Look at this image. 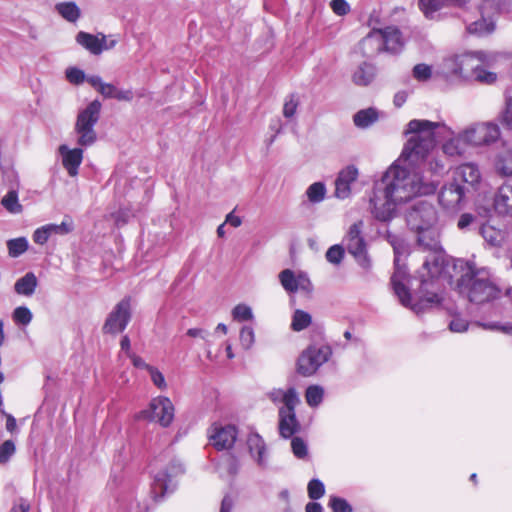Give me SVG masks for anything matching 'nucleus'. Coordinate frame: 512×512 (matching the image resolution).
Segmentation results:
<instances>
[{
    "mask_svg": "<svg viewBox=\"0 0 512 512\" xmlns=\"http://www.w3.org/2000/svg\"><path fill=\"white\" fill-rule=\"evenodd\" d=\"M445 123L426 119L410 120L404 131L413 134L403 146L399 158L384 173L373 189L370 209L373 217L390 222L396 214V206L417 196L433 195L444 172V163L427 159L439 142V128Z\"/></svg>",
    "mask_w": 512,
    "mask_h": 512,
    "instance_id": "obj_1",
    "label": "nucleus"
},
{
    "mask_svg": "<svg viewBox=\"0 0 512 512\" xmlns=\"http://www.w3.org/2000/svg\"><path fill=\"white\" fill-rule=\"evenodd\" d=\"M437 219L434 206L424 200L416 202L406 212L408 227L417 232V244L427 253L419 268L421 291L432 295L426 302L437 301L444 285L448 284V255L433 228Z\"/></svg>",
    "mask_w": 512,
    "mask_h": 512,
    "instance_id": "obj_2",
    "label": "nucleus"
},
{
    "mask_svg": "<svg viewBox=\"0 0 512 512\" xmlns=\"http://www.w3.org/2000/svg\"><path fill=\"white\" fill-rule=\"evenodd\" d=\"M391 245L393 246L394 251V272L391 276L390 284L400 303L404 307L410 308L417 314L425 311L428 308L441 305L445 299L447 284L444 285L439 297H437V301L426 302V300H428L432 295L421 291V278L419 276V269L417 270V275L414 277L415 280L419 281L418 288L415 292L417 300L413 302L410 288L405 284L406 281L411 282L412 278L409 276L406 264L401 263L402 260H405L409 254L407 245L403 240L391 241Z\"/></svg>",
    "mask_w": 512,
    "mask_h": 512,
    "instance_id": "obj_3",
    "label": "nucleus"
},
{
    "mask_svg": "<svg viewBox=\"0 0 512 512\" xmlns=\"http://www.w3.org/2000/svg\"><path fill=\"white\" fill-rule=\"evenodd\" d=\"M453 270L461 272L457 280L456 289L458 293L467 298L475 305H490L493 309V302L500 297L501 290L488 277L477 271L470 261L450 257Z\"/></svg>",
    "mask_w": 512,
    "mask_h": 512,
    "instance_id": "obj_4",
    "label": "nucleus"
},
{
    "mask_svg": "<svg viewBox=\"0 0 512 512\" xmlns=\"http://www.w3.org/2000/svg\"><path fill=\"white\" fill-rule=\"evenodd\" d=\"M101 108V102L95 99L78 113L74 130L78 135L79 146L90 147L97 141L94 128L100 119Z\"/></svg>",
    "mask_w": 512,
    "mask_h": 512,
    "instance_id": "obj_5",
    "label": "nucleus"
},
{
    "mask_svg": "<svg viewBox=\"0 0 512 512\" xmlns=\"http://www.w3.org/2000/svg\"><path fill=\"white\" fill-rule=\"evenodd\" d=\"M286 406L279 408L278 430L283 439H290L301 429L297 419L295 408L300 403V398L295 387H290V392L285 396Z\"/></svg>",
    "mask_w": 512,
    "mask_h": 512,
    "instance_id": "obj_6",
    "label": "nucleus"
},
{
    "mask_svg": "<svg viewBox=\"0 0 512 512\" xmlns=\"http://www.w3.org/2000/svg\"><path fill=\"white\" fill-rule=\"evenodd\" d=\"M376 42L378 52L399 54L405 45L401 30L396 26L374 29L363 39V43Z\"/></svg>",
    "mask_w": 512,
    "mask_h": 512,
    "instance_id": "obj_7",
    "label": "nucleus"
},
{
    "mask_svg": "<svg viewBox=\"0 0 512 512\" xmlns=\"http://www.w3.org/2000/svg\"><path fill=\"white\" fill-rule=\"evenodd\" d=\"M363 222L357 221L353 223L344 238V243L348 253H350L355 261L366 271L372 267V261L368 255L367 243L362 233Z\"/></svg>",
    "mask_w": 512,
    "mask_h": 512,
    "instance_id": "obj_8",
    "label": "nucleus"
},
{
    "mask_svg": "<svg viewBox=\"0 0 512 512\" xmlns=\"http://www.w3.org/2000/svg\"><path fill=\"white\" fill-rule=\"evenodd\" d=\"M481 173L474 163L459 165L453 172V181L450 182V194H457L456 202L459 203L470 188H475L480 183Z\"/></svg>",
    "mask_w": 512,
    "mask_h": 512,
    "instance_id": "obj_9",
    "label": "nucleus"
},
{
    "mask_svg": "<svg viewBox=\"0 0 512 512\" xmlns=\"http://www.w3.org/2000/svg\"><path fill=\"white\" fill-rule=\"evenodd\" d=\"M132 319L131 297L125 296L108 313L102 326L103 334L116 336L124 332Z\"/></svg>",
    "mask_w": 512,
    "mask_h": 512,
    "instance_id": "obj_10",
    "label": "nucleus"
},
{
    "mask_svg": "<svg viewBox=\"0 0 512 512\" xmlns=\"http://www.w3.org/2000/svg\"><path fill=\"white\" fill-rule=\"evenodd\" d=\"M492 54L484 51L468 52L450 58V73L469 81L478 65L488 64Z\"/></svg>",
    "mask_w": 512,
    "mask_h": 512,
    "instance_id": "obj_11",
    "label": "nucleus"
},
{
    "mask_svg": "<svg viewBox=\"0 0 512 512\" xmlns=\"http://www.w3.org/2000/svg\"><path fill=\"white\" fill-rule=\"evenodd\" d=\"M174 405L166 396H158L150 401L149 409L141 412V415L150 420L156 421L162 427H169L174 420Z\"/></svg>",
    "mask_w": 512,
    "mask_h": 512,
    "instance_id": "obj_12",
    "label": "nucleus"
},
{
    "mask_svg": "<svg viewBox=\"0 0 512 512\" xmlns=\"http://www.w3.org/2000/svg\"><path fill=\"white\" fill-rule=\"evenodd\" d=\"M477 130L478 124H474L457 134L450 130V156L464 154L469 146L483 145L484 143L479 139L482 137L476 133Z\"/></svg>",
    "mask_w": 512,
    "mask_h": 512,
    "instance_id": "obj_13",
    "label": "nucleus"
},
{
    "mask_svg": "<svg viewBox=\"0 0 512 512\" xmlns=\"http://www.w3.org/2000/svg\"><path fill=\"white\" fill-rule=\"evenodd\" d=\"M237 436V427L229 424L220 428H215L214 433L210 436V442L218 451L228 450L234 446Z\"/></svg>",
    "mask_w": 512,
    "mask_h": 512,
    "instance_id": "obj_14",
    "label": "nucleus"
},
{
    "mask_svg": "<svg viewBox=\"0 0 512 512\" xmlns=\"http://www.w3.org/2000/svg\"><path fill=\"white\" fill-rule=\"evenodd\" d=\"M358 177V169L355 165H348L338 173L335 180V196L339 199L347 198L351 193V184Z\"/></svg>",
    "mask_w": 512,
    "mask_h": 512,
    "instance_id": "obj_15",
    "label": "nucleus"
},
{
    "mask_svg": "<svg viewBox=\"0 0 512 512\" xmlns=\"http://www.w3.org/2000/svg\"><path fill=\"white\" fill-rule=\"evenodd\" d=\"M493 208L498 215L512 217V183H504L497 188Z\"/></svg>",
    "mask_w": 512,
    "mask_h": 512,
    "instance_id": "obj_16",
    "label": "nucleus"
},
{
    "mask_svg": "<svg viewBox=\"0 0 512 512\" xmlns=\"http://www.w3.org/2000/svg\"><path fill=\"white\" fill-rule=\"evenodd\" d=\"M58 150L62 157V165L67 170L68 175L76 177L83 161V149L80 147L70 149L67 145L63 144L59 146Z\"/></svg>",
    "mask_w": 512,
    "mask_h": 512,
    "instance_id": "obj_17",
    "label": "nucleus"
},
{
    "mask_svg": "<svg viewBox=\"0 0 512 512\" xmlns=\"http://www.w3.org/2000/svg\"><path fill=\"white\" fill-rule=\"evenodd\" d=\"M481 19L467 25L466 30L469 34L476 36H486L495 30L494 14L485 9L484 4L480 6Z\"/></svg>",
    "mask_w": 512,
    "mask_h": 512,
    "instance_id": "obj_18",
    "label": "nucleus"
},
{
    "mask_svg": "<svg viewBox=\"0 0 512 512\" xmlns=\"http://www.w3.org/2000/svg\"><path fill=\"white\" fill-rule=\"evenodd\" d=\"M171 482V475L167 468L160 470L153 476L151 494L156 502L162 500L167 492H173L174 487L170 489Z\"/></svg>",
    "mask_w": 512,
    "mask_h": 512,
    "instance_id": "obj_19",
    "label": "nucleus"
},
{
    "mask_svg": "<svg viewBox=\"0 0 512 512\" xmlns=\"http://www.w3.org/2000/svg\"><path fill=\"white\" fill-rule=\"evenodd\" d=\"M102 34L103 33H98L94 35L85 31H79L75 37V41L92 55H100L105 51V47L102 46V44H104Z\"/></svg>",
    "mask_w": 512,
    "mask_h": 512,
    "instance_id": "obj_20",
    "label": "nucleus"
},
{
    "mask_svg": "<svg viewBox=\"0 0 512 512\" xmlns=\"http://www.w3.org/2000/svg\"><path fill=\"white\" fill-rule=\"evenodd\" d=\"M311 353H313V351L309 345L300 354L297 360V372L304 377H310L314 375L320 368L319 362L317 363V360Z\"/></svg>",
    "mask_w": 512,
    "mask_h": 512,
    "instance_id": "obj_21",
    "label": "nucleus"
},
{
    "mask_svg": "<svg viewBox=\"0 0 512 512\" xmlns=\"http://www.w3.org/2000/svg\"><path fill=\"white\" fill-rule=\"evenodd\" d=\"M484 241L491 247H500L507 238V232L490 224H483L479 230Z\"/></svg>",
    "mask_w": 512,
    "mask_h": 512,
    "instance_id": "obj_22",
    "label": "nucleus"
},
{
    "mask_svg": "<svg viewBox=\"0 0 512 512\" xmlns=\"http://www.w3.org/2000/svg\"><path fill=\"white\" fill-rule=\"evenodd\" d=\"M247 446L251 455L256 456V461L260 466L266 464L265 452L266 444L263 438L258 433H251L247 438Z\"/></svg>",
    "mask_w": 512,
    "mask_h": 512,
    "instance_id": "obj_23",
    "label": "nucleus"
},
{
    "mask_svg": "<svg viewBox=\"0 0 512 512\" xmlns=\"http://www.w3.org/2000/svg\"><path fill=\"white\" fill-rule=\"evenodd\" d=\"M379 119V113L376 108L369 107L359 110L353 116L354 125L359 129H367L376 123Z\"/></svg>",
    "mask_w": 512,
    "mask_h": 512,
    "instance_id": "obj_24",
    "label": "nucleus"
},
{
    "mask_svg": "<svg viewBox=\"0 0 512 512\" xmlns=\"http://www.w3.org/2000/svg\"><path fill=\"white\" fill-rule=\"evenodd\" d=\"M376 76V66L372 63H362L353 74V82L359 86H367Z\"/></svg>",
    "mask_w": 512,
    "mask_h": 512,
    "instance_id": "obj_25",
    "label": "nucleus"
},
{
    "mask_svg": "<svg viewBox=\"0 0 512 512\" xmlns=\"http://www.w3.org/2000/svg\"><path fill=\"white\" fill-rule=\"evenodd\" d=\"M38 280L33 272H27L14 284V290L19 295L32 296L37 288Z\"/></svg>",
    "mask_w": 512,
    "mask_h": 512,
    "instance_id": "obj_26",
    "label": "nucleus"
},
{
    "mask_svg": "<svg viewBox=\"0 0 512 512\" xmlns=\"http://www.w3.org/2000/svg\"><path fill=\"white\" fill-rule=\"evenodd\" d=\"M494 61L495 55L492 54V59L488 64L478 65L469 81H476L481 84H493L497 80V74L490 71Z\"/></svg>",
    "mask_w": 512,
    "mask_h": 512,
    "instance_id": "obj_27",
    "label": "nucleus"
},
{
    "mask_svg": "<svg viewBox=\"0 0 512 512\" xmlns=\"http://www.w3.org/2000/svg\"><path fill=\"white\" fill-rule=\"evenodd\" d=\"M495 169L501 176H512V150H504L497 155Z\"/></svg>",
    "mask_w": 512,
    "mask_h": 512,
    "instance_id": "obj_28",
    "label": "nucleus"
},
{
    "mask_svg": "<svg viewBox=\"0 0 512 512\" xmlns=\"http://www.w3.org/2000/svg\"><path fill=\"white\" fill-rule=\"evenodd\" d=\"M482 138V143L489 144L498 140L500 136V129L494 123H478V130L476 131Z\"/></svg>",
    "mask_w": 512,
    "mask_h": 512,
    "instance_id": "obj_29",
    "label": "nucleus"
},
{
    "mask_svg": "<svg viewBox=\"0 0 512 512\" xmlns=\"http://www.w3.org/2000/svg\"><path fill=\"white\" fill-rule=\"evenodd\" d=\"M1 205L11 214H19L23 206L19 203L18 190L11 188L1 199Z\"/></svg>",
    "mask_w": 512,
    "mask_h": 512,
    "instance_id": "obj_30",
    "label": "nucleus"
},
{
    "mask_svg": "<svg viewBox=\"0 0 512 512\" xmlns=\"http://www.w3.org/2000/svg\"><path fill=\"white\" fill-rule=\"evenodd\" d=\"M57 12L67 21L75 23L80 17V8L73 1L56 4Z\"/></svg>",
    "mask_w": 512,
    "mask_h": 512,
    "instance_id": "obj_31",
    "label": "nucleus"
},
{
    "mask_svg": "<svg viewBox=\"0 0 512 512\" xmlns=\"http://www.w3.org/2000/svg\"><path fill=\"white\" fill-rule=\"evenodd\" d=\"M312 323V316L301 309H296L292 316L291 329L300 332L306 329Z\"/></svg>",
    "mask_w": 512,
    "mask_h": 512,
    "instance_id": "obj_32",
    "label": "nucleus"
},
{
    "mask_svg": "<svg viewBox=\"0 0 512 512\" xmlns=\"http://www.w3.org/2000/svg\"><path fill=\"white\" fill-rule=\"evenodd\" d=\"M483 4L494 15L512 13V0H483Z\"/></svg>",
    "mask_w": 512,
    "mask_h": 512,
    "instance_id": "obj_33",
    "label": "nucleus"
},
{
    "mask_svg": "<svg viewBox=\"0 0 512 512\" xmlns=\"http://www.w3.org/2000/svg\"><path fill=\"white\" fill-rule=\"evenodd\" d=\"M279 280L282 287L288 293H296L298 291V275H295L293 270L284 269L283 271H281L279 274Z\"/></svg>",
    "mask_w": 512,
    "mask_h": 512,
    "instance_id": "obj_34",
    "label": "nucleus"
},
{
    "mask_svg": "<svg viewBox=\"0 0 512 512\" xmlns=\"http://www.w3.org/2000/svg\"><path fill=\"white\" fill-rule=\"evenodd\" d=\"M448 0H418V7L426 18H432Z\"/></svg>",
    "mask_w": 512,
    "mask_h": 512,
    "instance_id": "obj_35",
    "label": "nucleus"
},
{
    "mask_svg": "<svg viewBox=\"0 0 512 512\" xmlns=\"http://www.w3.org/2000/svg\"><path fill=\"white\" fill-rule=\"evenodd\" d=\"M305 397L310 407H317L323 401L324 389L319 385H310L306 389Z\"/></svg>",
    "mask_w": 512,
    "mask_h": 512,
    "instance_id": "obj_36",
    "label": "nucleus"
},
{
    "mask_svg": "<svg viewBox=\"0 0 512 512\" xmlns=\"http://www.w3.org/2000/svg\"><path fill=\"white\" fill-rule=\"evenodd\" d=\"M7 247L9 251V255L11 257H19L23 253H25L29 247L28 240L25 237H18L14 239H10L7 242Z\"/></svg>",
    "mask_w": 512,
    "mask_h": 512,
    "instance_id": "obj_37",
    "label": "nucleus"
},
{
    "mask_svg": "<svg viewBox=\"0 0 512 512\" xmlns=\"http://www.w3.org/2000/svg\"><path fill=\"white\" fill-rule=\"evenodd\" d=\"M306 195L311 203H320L326 195V186L323 182H315L306 190Z\"/></svg>",
    "mask_w": 512,
    "mask_h": 512,
    "instance_id": "obj_38",
    "label": "nucleus"
},
{
    "mask_svg": "<svg viewBox=\"0 0 512 512\" xmlns=\"http://www.w3.org/2000/svg\"><path fill=\"white\" fill-rule=\"evenodd\" d=\"M311 350L313 353H311L314 358L317 360V363L319 362V366L321 367L323 364L329 361V359L332 357L333 351L330 345H321L318 346L316 344L310 345Z\"/></svg>",
    "mask_w": 512,
    "mask_h": 512,
    "instance_id": "obj_39",
    "label": "nucleus"
},
{
    "mask_svg": "<svg viewBox=\"0 0 512 512\" xmlns=\"http://www.w3.org/2000/svg\"><path fill=\"white\" fill-rule=\"evenodd\" d=\"M307 493L308 497L313 501H317L322 498L325 494V485L323 481L318 478L311 479L307 485Z\"/></svg>",
    "mask_w": 512,
    "mask_h": 512,
    "instance_id": "obj_40",
    "label": "nucleus"
},
{
    "mask_svg": "<svg viewBox=\"0 0 512 512\" xmlns=\"http://www.w3.org/2000/svg\"><path fill=\"white\" fill-rule=\"evenodd\" d=\"M50 234L66 235L74 230V223L70 216H65L60 224H47Z\"/></svg>",
    "mask_w": 512,
    "mask_h": 512,
    "instance_id": "obj_41",
    "label": "nucleus"
},
{
    "mask_svg": "<svg viewBox=\"0 0 512 512\" xmlns=\"http://www.w3.org/2000/svg\"><path fill=\"white\" fill-rule=\"evenodd\" d=\"M328 507L332 512H353L352 506L349 502L339 496L331 495L328 501Z\"/></svg>",
    "mask_w": 512,
    "mask_h": 512,
    "instance_id": "obj_42",
    "label": "nucleus"
},
{
    "mask_svg": "<svg viewBox=\"0 0 512 512\" xmlns=\"http://www.w3.org/2000/svg\"><path fill=\"white\" fill-rule=\"evenodd\" d=\"M291 439V449L294 456L298 459H305L308 456V445L301 437H293Z\"/></svg>",
    "mask_w": 512,
    "mask_h": 512,
    "instance_id": "obj_43",
    "label": "nucleus"
},
{
    "mask_svg": "<svg viewBox=\"0 0 512 512\" xmlns=\"http://www.w3.org/2000/svg\"><path fill=\"white\" fill-rule=\"evenodd\" d=\"M299 106V97L296 93L288 95L283 106V115L285 118L290 119L296 114Z\"/></svg>",
    "mask_w": 512,
    "mask_h": 512,
    "instance_id": "obj_44",
    "label": "nucleus"
},
{
    "mask_svg": "<svg viewBox=\"0 0 512 512\" xmlns=\"http://www.w3.org/2000/svg\"><path fill=\"white\" fill-rule=\"evenodd\" d=\"M12 317L15 323L28 325L32 321L33 315L28 307L19 306L14 309Z\"/></svg>",
    "mask_w": 512,
    "mask_h": 512,
    "instance_id": "obj_45",
    "label": "nucleus"
},
{
    "mask_svg": "<svg viewBox=\"0 0 512 512\" xmlns=\"http://www.w3.org/2000/svg\"><path fill=\"white\" fill-rule=\"evenodd\" d=\"M345 249L342 245L335 244L326 252V259L329 263L339 265L344 257Z\"/></svg>",
    "mask_w": 512,
    "mask_h": 512,
    "instance_id": "obj_46",
    "label": "nucleus"
},
{
    "mask_svg": "<svg viewBox=\"0 0 512 512\" xmlns=\"http://www.w3.org/2000/svg\"><path fill=\"white\" fill-rule=\"evenodd\" d=\"M16 452L15 443L6 440L0 445V464H6Z\"/></svg>",
    "mask_w": 512,
    "mask_h": 512,
    "instance_id": "obj_47",
    "label": "nucleus"
},
{
    "mask_svg": "<svg viewBox=\"0 0 512 512\" xmlns=\"http://www.w3.org/2000/svg\"><path fill=\"white\" fill-rule=\"evenodd\" d=\"M232 316L237 321H248L253 318L252 309L245 304H238L232 310Z\"/></svg>",
    "mask_w": 512,
    "mask_h": 512,
    "instance_id": "obj_48",
    "label": "nucleus"
},
{
    "mask_svg": "<svg viewBox=\"0 0 512 512\" xmlns=\"http://www.w3.org/2000/svg\"><path fill=\"white\" fill-rule=\"evenodd\" d=\"M432 70L427 64L420 63L413 67V77L418 81H427L431 78Z\"/></svg>",
    "mask_w": 512,
    "mask_h": 512,
    "instance_id": "obj_49",
    "label": "nucleus"
},
{
    "mask_svg": "<svg viewBox=\"0 0 512 512\" xmlns=\"http://www.w3.org/2000/svg\"><path fill=\"white\" fill-rule=\"evenodd\" d=\"M255 341L254 330L250 326H244L240 331V342L245 349L251 348Z\"/></svg>",
    "mask_w": 512,
    "mask_h": 512,
    "instance_id": "obj_50",
    "label": "nucleus"
},
{
    "mask_svg": "<svg viewBox=\"0 0 512 512\" xmlns=\"http://www.w3.org/2000/svg\"><path fill=\"white\" fill-rule=\"evenodd\" d=\"M450 331L464 332L468 329L469 323L466 319L462 318L458 314L452 315L450 313Z\"/></svg>",
    "mask_w": 512,
    "mask_h": 512,
    "instance_id": "obj_51",
    "label": "nucleus"
},
{
    "mask_svg": "<svg viewBox=\"0 0 512 512\" xmlns=\"http://www.w3.org/2000/svg\"><path fill=\"white\" fill-rule=\"evenodd\" d=\"M66 77L70 83L76 85L81 84L86 79L84 71L76 67L68 68L66 70Z\"/></svg>",
    "mask_w": 512,
    "mask_h": 512,
    "instance_id": "obj_52",
    "label": "nucleus"
},
{
    "mask_svg": "<svg viewBox=\"0 0 512 512\" xmlns=\"http://www.w3.org/2000/svg\"><path fill=\"white\" fill-rule=\"evenodd\" d=\"M50 236H51V234H50V231H49L47 225H44V226L37 228L34 231L32 238L36 244L44 245L47 243Z\"/></svg>",
    "mask_w": 512,
    "mask_h": 512,
    "instance_id": "obj_53",
    "label": "nucleus"
},
{
    "mask_svg": "<svg viewBox=\"0 0 512 512\" xmlns=\"http://www.w3.org/2000/svg\"><path fill=\"white\" fill-rule=\"evenodd\" d=\"M148 372L150 374L153 384L157 388H159L161 390L166 389L167 384L165 381V377H164L163 373L158 368L153 366L152 368H149Z\"/></svg>",
    "mask_w": 512,
    "mask_h": 512,
    "instance_id": "obj_54",
    "label": "nucleus"
},
{
    "mask_svg": "<svg viewBox=\"0 0 512 512\" xmlns=\"http://www.w3.org/2000/svg\"><path fill=\"white\" fill-rule=\"evenodd\" d=\"M297 282L298 290H301L308 295L313 292V284L305 272L298 273Z\"/></svg>",
    "mask_w": 512,
    "mask_h": 512,
    "instance_id": "obj_55",
    "label": "nucleus"
},
{
    "mask_svg": "<svg viewBox=\"0 0 512 512\" xmlns=\"http://www.w3.org/2000/svg\"><path fill=\"white\" fill-rule=\"evenodd\" d=\"M120 505L124 512H147V507L141 505V503L137 499H134L132 495L130 496L129 503L124 504L121 502Z\"/></svg>",
    "mask_w": 512,
    "mask_h": 512,
    "instance_id": "obj_56",
    "label": "nucleus"
},
{
    "mask_svg": "<svg viewBox=\"0 0 512 512\" xmlns=\"http://www.w3.org/2000/svg\"><path fill=\"white\" fill-rule=\"evenodd\" d=\"M331 8L338 16H344L350 11V5L346 0H332Z\"/></svg>",
    "mask_w": 512,
    "mask_h": 512,
    "instance_id": "obj_57",
    "label": "nucleus"
},
{
    "mask_svg": "<svg viewBox=\"0 0 512 512\" xmlns=\"http://www.w3.org/2000/svg\"><path fill=\"white\" fill-rule=\"evenodd\" d=\"M476 325L481 326L486 330H500L506 334L512 335V325L511 324L500 326L496 322H477Z\"/></svg>",
    "mask_w": 512,
    "mask_h": 512,
    "instance_id": "obj_58",
    "label": "nucleus"
},
{
    "mask_svg": "<svg viewBox=\"0 0 512 512\" xmlns=\"http://www.w3.org/2000/svg\"><path fill=\"white\" fill-rule=\"evenodd\" d=\"M290 392V387L284 391L280 388H274L272 389L269 393H268V397L270 398V400L273 402V403H279V402H283L284 405L283 406H286V400H285V396Z\"/></svg>",
    "mask_w": 512,
    "mask_h": 512,
    "instance_id": "obj_59",
    "label": "nucleus"
},
{
    "mask_svg": "<svg viewBox=\"0 0 512 512\" xmlns=\"http://www.w3.org/2000/svg\"><path fill=\"white\" fill-rule=\"evenodd\" d=\"M502 124L512 130V97H510L506 102V108L502 115Z\"/></svg>",
    "mask_w": 512,
    "mask_h": 512,
    "instance_id": "obj_60",
    "label": "nucleus"
},
{
    "mask_svg": "<svg viewBox=\"0 0 512 512\" xmlns=\"http://www.w3.org/2000/svg\"><path fill=\"white\" fill-rule=\"evenodd\" d=\"M129 359L131 360L134 367L138 369H145L149 371V368H152L153 366L150 364H147L143 358L136 355L135 353L129 354Z\"/></svg>",
    "mask_w": 512,
    "mask_h": 512,
    "instance_id": "obj_61",
    "label": "nucleus"
},
{
    "mask_svg": "<svg viewBox=\"0 0 512 512\" xmlns=\"http://www.w3.org/2000/svg\"><path fill=\"white\" fill-rule=\"evenodd\" d=\"M116 89L117 87L114 84L104 82L103 85H101L99 93L107 99H113Z\"/></svg>",
    "mask_w": 512,
    "mask_h": 512,
    "instance_id": "obj_62",
    "label": "nucleus"
},
{
    "mask_svg": "<svg viewBox=\"0 0 512 512\" xmlns=\"http://www.w3.org/2000/svg\"><path fill=\"white\" fill-rule=\"evenodd\" d=\"M474 219L475 217L472 214L464 213L460 216L457 226L460 230H464L473 223Z\"/></svg>",
    "mask_w": 512,
    "mask_h": 512,
    "instance_id": "obj_63",
    "label": "nucleus"
},
{
    "mask_svg": "<svg viewBox=\"0 0 512 512\" xmlns=\"http://www.w3.org/2000/svg\"><path fill=\"white\" fill-rule=\"evenodd\" d=\"M30 504L24 498H20L12 507V512H29Z\"/></svg>",
    "mask_w": 512,
    "mask_h": 512,
    "instance_id": "obj_64",
    "label": "nucleus"
}]
</instances>
